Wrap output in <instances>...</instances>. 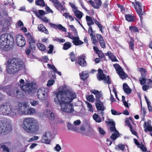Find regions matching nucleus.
<instances>
[{"mask_svg":"<svg viewBox=\"0 0 152 152\" xmlns=\"http://www.w3.org/2000/svg\"><path fill=\"white\" fill-rule=\"evenodd\" d=\"M56 97L54 101L57 104L61 105V110L68 113L73 112V105L70 103L76 97V93L71 91L64 90L56 93Z\"/></svg>","mask_w":152,"mask_h":152,"instance_id":"obj_1","label":"nucleus"},{"mask_svg":"<svg viewBox=\"0 0 152 152\" xmlns=\"http://www.w3.org/2000/svg\"><path fill=\"white\" fill-rule=\"evenodd\" d=\"M21 126L24 130L32 134L36 133L39 129L38 121L35 118H25L23 119Z\"/></svg>","mask_w":152,"mask_h":152,"instance_id":"obj_2","label":"nucleus"},{"mask_svg":"<svg viewBox=\"0 0 152 152\" xmlns=\"http://www.w3.org/2000/svg\"><path fill=\"white\" fill-rule=\"evenodd\" d=\"M7 73L10 75L15 73L22 68L23 63L20 60L14 58L9 59L5 63Z\"/></svg>","mask_w":152,"mask_h":152,"instance_id":"obj_3","label":"nucleus"},{"mask_svg":"<svg viewBox=\"0 0 152 152\" xmlns=\"http://www.w3.org/2000/svg\"><path fill=\"white\" fill-rule=\"evenodd\" d=\"M14 45L13 38L11 34H7L0 36V48L2 50H10L12 49Z\"/></svg>","mask_w":152,"mask_h":152,"instance_id":"obj_4","label":"nucleus"},{"mask_svg":"<svg viewBox=\"0 0 152 152\" xmlns=\"http://www.w3.org/2000/svg\"><path fill=\"white\" fill-rule=\"evenodd\" d=\"M15 107L12 106L9 103L2 104L0 106V114L15 116L16 110H15Z\"/></svg>","mask_w":152,"mask_h":152,"instance_id":"obj_5","label":"nucleus"},{"mask_svg":"<svg viewBox=\"0 0 152 152\" xmlns=\"http://www.w3.org/2000/svg\"><path fill=\"white\" fill-rule=\"evenodd\" d=\"M2 89L5 91L9 96L12 97L16 96L19 93V91L17 88L13 89L12 86H4Z\"/></svg>","mask_w":152,"mask_h":152,"instance_id":"obj_6","label":"nucleus"},{"mask_svg":"<svg viewBox=\"0 0 152 152\" xmlns=\"http://www.w3.org/2000/svg\"><path fill=\"white\" fill-rule=\"evenodd\" d=\"M98 73L97 75V78L99 80H104V82L108 84L111 83L109 76L108 75L106 77V75L103 73L102 70L101 69H98Z\"/></svg>","mask_w":152,"mask_h":152,"instance_id":"obj_7","label":"nucleus"},{"mask_svg":"<svg viewBox=\"0 0 152 152\" xmlns=\"http://www.w3.org/2000/svg\"><path fill=\"white\" fill-rule=\"evenodd\" d=\"M117 73L119 75L120 77L122 79H125L128 77L127 74L125 72L121 66L117 64L113 65Z\"/></svg>","mask_w":152,"mask_h":152,"instance_id":"obj_8","label":"nucleus"},{"mask_svg":"<svg viewBox=\"0 0 152 152\" xmlns=\"http://www.w3.org/2000/svg\"><path fill=\"white\" fill-rule=\"evenodd\" d=\"M27 107V104L26 102H24L22 103H20L18 106L15 107V110H16L15 111L16 115L17 112L24 114V112H25L26 110H25Z\"/></svg>","mask_w":152,"mask_h":152,"instance_id":"obj_9","label":"nucleus"},{"mask_svg":"<svg viewBox=\"0 0 152 152\" xmlns=\"http://www.w3.org/2000/svg\"><path fill=\"white\" fill-rule=\"evenodd\" d=\"M135 9L137 13L140 17V19L142 18V16L145 14V11L144 9H142V6L140 3L137 1H136V5H134Z\"/></svg>","mask_w":152,"mask_h":152,"instance_id":"obj_10","label":"nucleus"},{"mask_svg":"<svg viewBox=\"0 0 152 152\" xmlns=\"http://www.w3.org/2000/svg\"><path fill=\"white\" fill-rule=\"evenodd\" d=\"M20 86L23 91L29 94L31 93L33 89V85L32 83H28L24 85L20 84Z\"/></svg>","mask_w":152,"mask_h":152,"instance_id":"obj_11","label":"nucleus"},{"mask_svg":"<svg viewBox=\"0 0 152 152\" xmlns=\"http://www.w3.org/2000/svg\"><path fill=\"white\" fill-rule=\"evenodd\" d=\"M51 132L48 131L46 132L42 137L41 140V142L49 144L50 142V139L52 137Z\"/></svg>","mask_w":152,"mask_h":152,"instance_id":"obj_12","label":"nucleus"},{"mask_svg":"<svg viewBox=\"0 0 152 152\" xmlns=\"http://www.w3.org/2000/svg\"><path fill=\"white\" fill-rule=\"evenodd\" d=\"M47 91L48 90L46 88H42L39 89L37 93L38 98L41 100L44 99L47 94Z\"/></svg>","mask_w":152,"mask_h":152,"instance_id":"obj_13","label":"nucleus"},{"mask_svg":"<svg viewBox=\"0 0 152 152\" xmlns=\"http://www.w3.org/2000/svg\"><path fill=\"white\" fill-rule=\"evenodd\" d=\"M16 43L18 46L22 47L25 45L26 41L24 37L23 36L19 35L16 37Z\"/></svg>","mask_w":152,"mask_h":152,"instance_id":"obj_14","label":"nucleus"},{"mask_svg":"<svg viewBox=\"0 0 152 152\" xmlns=\"http://www.w3.org/2000/svg\"><path fill=\"white\" fill-rule=\"evenodd\" d=\"M3 126L2 134H6L10 132L12 130L11 124L9 122H6L4 123H3Z\"/></svg>","mask_w":152,"mask_h":152,"instance_id":"obj_15","label":"nucleus"},{"mask_svg":"<svg viewBox=\"0 0 152 152\" xmlns=\"http://www.w3.org/2000/svg\"><path fill=\"white\" fill-rule=\"evenodd\" d=\"M95 104L96 108L99 111H104L106 109L104 104L100 99H97L96 101Z\"/></svg>","mask_w":152,"mask_h":152,"instance_id":"obj_16","label":"nucleus"},{"mask_svg":"<svg viewBox=\"0 0 152 152\" xmlns=\"http://www.w3.org/2000/svg\"><path fill=\"white\" fill-rule=\"evenodd\" d=\"M26 37L29 42L30 48L31 49H35V47L34 46V44L35 42V40L34 38L31 36L30 33L27 34Z\"/></svg>","mask_w":152,"mask_h":152,"instance_id":"obj_17","label":"nucleus"},{"mask_svg":"<svg viewBox=\"0 0 152 152\" xmlns=\"http://www.w3.org/2000/svg\"><path fill=\"white\" fill-rule=\"evenodd\" d=\"M91 5L95 9H99V7L101 5L102 1L101 0H96L95 1V3L91 0L88 1Z\"/></svg>","mask_w":152,"mask_h":152,"instance_id":"obj_18","label":"nucleus"},{"mask_svg":"<svg viewBox=\"0 0 152 152\" xmlns=\"http://www.w3.org/2000/svg\"><path fill=\"white\" fill-rule=\"evenodd\" d=\"M49 24L50 26H52V27L55 29H58L64 32H66V30L65 28L61 24L56 25L52 23H49Z\"/></svg>","mask_w":152,"mask_h":152,"instance_id":"obj_19","label":"nucleus"},{"mask_svg":"<svg viewBox=\"0 0 152 152\" xmlns=\"http://www.w3.org/2000/svg\"><path fill=\"white\" fill-rule=\"evenodd\" d=\"M96 36L100 46L102 48H105V44L103 37L99 34H97Z\"/></svg>","mask_w":152,"mask_h":152,"instance_id":"obj_20","label":"nucleus"},{"mask_svg":"<svg viewBox=\"0 0 152 152\" xmlns=\"http://www.w3.org/2000/svg\"><path fill=\"white\" fill-rule=\"evenodd\" d=\"M77 63L79 64L80 65L82 66H85L86 65V62L84 58L81 57L79 58L77 62L76 61L75 62L76 64H77Z\"/></svg>","mask_w":152,"mask_h":152,"instance_id":"obj_21","label":"nucleus"},{"mask_svg":"<svg viewBox=\"0 0 152 152\" xmlns=\"http://www.w3.org/2000/svg\"><path fill=\"white\" fill-rule=\"evenodd\" d=\"M36 113V110L35 109L30 108L27 109L24 112V115H32Z\"/></svg>","mask_w":152,"mask_h":152,"instance_id":"obj_22","label":"nucleus"},{"mask_svg":"<svg viewBox=\"0 0 152 152\" xmlns=\"http://www.w3.org/2000/svg\"><path fill=\"white\" fill-rule=\"evenodd\" d=\"M38 29L40 31L45 33L46 34H48L49 32L48 30L44 26L43 24H40L38 26Z\"/></svg>","mask_w":152,"mask_h":152,"instance_id":"obj_23","label":"nucleus"},{"mask_svg":"<svg viewBox=\"0 0 152 152\" xmlns=\"http://www.w3.org/2000/svg\"><path fill=\"white\" fill-rule=\"evenodd\" d=\"M105 55L108 56L110 58L112 61H117L118 60L116 57L110 51H108L107 53H105Z\"/></svg>","mask_w":152,"mask_h":152,"instance_id":"obj_24","label":"nucleus"},{"mask_svg":"<svg viewBox=\"0 0 152 152\" xmlns=\"http://www.w3.org/2000/svg\"><path fill=\"white\" fill-rule=\"evenodd\" d=\"M72 43L76 46H78L81 45L83 43V42L79 39L78 37H76L72 41Z\"/></svg>","mask_w":152,"mask_h":152,"instance_id":"obj_25","label":"nucleus"},{"mask_svg":"<svg viewBox=\"0 0 152 152\" xmlns=\"http://www.w3.org/2000/svg\"><path fill=\"white\" fill-rule=\"evenodd\" d=\"M130 40L128 42L129 44V48L132 51H134V39L132 37H130Z\"/></svg>","mask_w":152,"mask_h":152,"instance_id":"obj_26","label":"nucleus"},{"mask_svg":"<svg viewBox=\"0 0 152 152\" xmlns=\"http://www.w3.org/2000/svg\"><path fill=\"white\" fill-rule=\"evenodd\" d=\"M123 88L124 92L127 94H129L132 92L131 89L126 83L123 84Z\"/></svg>","mask_w":152,"mask_h":152,"instance_id":"obj_27","label":"nucleus"},{"mask_svg":"<svg viewBox=\"0 0 152 152\" xmlns=\"http://www.w3.org/2000/svg\"><path fill=\"white\" fill-rule=\"evenodd\" d=\"M125 18L126 20L128 22H133L134 21V16L130 14H126Z\"/></svg>","mask_w":152,"mask_h":152,"instance_id":"obj_28","label":"nucleus"},{"mask_svg":"<svg viewBox=\"0 0 152 152\" xmlns=\"http://www.w3.org/2000/svg\"><path fill=\"white\" fill-rule=\"evenodd\" d=\"M86 20L87 22V24L89 26L94 24V22L90 17L87 15L86 16Z\"/></svg>","mask_w":152,"mask_h":152,"instance_id":"obj_29","label":"nucleus"},{"mask_svg":"<svg viewBox=\"0 0 152 152\" xmlns=\"http://www.w3.org/2000/svg\"><path fill=\"white\" fill-rule=\"evenodd\" d=\"M46 114L49 119L51 120H53L55 118L54 114L50 110H47Z\"/></svg>","mask_w":152,"mask_h":152,"instance_id":"obj_30","label":"nucleus"},{"mask_svg":"<svg viewBox=\"0 0 152 152\" xmlns=\"http://www.w3.org/2000/svg\"><path fill=\"white\" fill-rule=\"evenodd\" d=\"M55 7L58 10L61 12L64 11V8L61 4L59 1L56 4L54 5Z\"/></svg>","mask_w":152,"mask_h":152,"instance_id":"obj_31","label":"nucleus"},{"mask_svg":"<svg viewBox=\"0 0 152 152\" xmlns=\"http://www.w3.org/2000/svg\"><path fill=\"white\" fill-rule=\"evenodd\" d=\"M75 15L76 16L77 18L80 19L82 17V13L80 11L77 10H75L73 12Z\"/></svg>","mask_w":152,"mask_h":152,"instance_id":"obj_32","label":"nucleus"},{"mask_svg":"<svg viewBox=\"0 0 152 152\" xmlns=\"http://www.w3.org/2000/svg\"><path fill=\"white\" fill-rule=\"evenodd\" d=\"M35 4L37 5L40 6H45V3L44 0H36Z\"/></svg>","mask_w":152,"mask_h":152,"instance_id":"obj_33","label":"nucleus"},{"mask_svg":"<svg viewBox=\"0 0 152 152\" xmlns=\"http://www.w3.org/2000/svg\"><path fill=\"white\" fill-rule=\"evenodd\" d=\"M94 119L96 122L100 123L102 121V120L100 117L96 113H95L93 116Z\"/></svg>","mask_w":152,"mask_h":152,"instance_id":"obj_34","label":"nucleus"},{"mask_svg":"<svg viewBox=\"0 0 152 152\" xmlns=\"http://www.w3.org/2000/svg\"><path fill=\"white\" fill-rule=\"evenodd\" d=\"M67 124V127L68 130H71L73 131H77L78 129L76 127L71 124L69 123H68Z\"/></svg>","mask_w":152,"mask_h":152,"instance_id":"obj_35","label":"nucleus"},{"mask_svg":"<svg viewBox=\"0 0 152 152\" xmlns=\"http://www.w3.org/2000/svg\"><path fill=\"white\" fill-rule=\"evenodd\" d=\"M71 43L69 42H66L64 45L63 49L64 50H67L71 47Z\"/></svg>","mask_w":152,"mask_h":152,"instance_id":"obj_36","label":"nucleus"},{"mask_svg":"<svg viewBox=\"0 0 152 152\" xmlns=\"http://www.w3.org/2000/svg\"><path fill=\"white\" fill-rule=\"evenodd\" d=\"M94 21L96 24L99 28L100 31L102 33H103L104 32L102 30V29H104V27L102 25L100 24L99 23L96 19L94 20Z\"/></svg>","mask_w":152,"mask_h":152,"instance_id":"obj_37","label":"nucleus"},{"mask_svg":"<svg viewBox=\"0 0 152 152\" xmlns=\"http://www.w3.org/2000/svg\"><path fill=\"white\" fill-rule=\"evenodd\" d=\"M140 72L141 75V77H140L145 78L146 77V70L143 68H141L140 69Z\"/></svg>","mask_w":152,"mask_h":152,"instance_id":"obj_38","label":"nucleus"},{"mask_svg":"<svg viewBox=\"0 0 152 152\" xmlns=\"http://www.w3.org/2000/svg\"><path fill=\"white\" fill-rule=\"evenodd\" d=\"M80 75L81 79L83 80H85L89 76L88 74L85 72H83L81 73V75L80 74Z\"/></svg>","mask_w":152,"mask_h":152,"instance_id":"obj_39","label":"nucleus"},{"mask_svg":"<svg viewBox=\"0 0 152 152\" xmlns=\"http://www.w3.org/2000/svg\"><path fill=\"white\" fill-rule=\"evenodd\" d=\"M37 45L39 50L42 51H44L45 50L46 48L45 46L42 43H39L37 44Z\"/></svg>","mask_w":152,"mask_h":152,"instance_id":"obj_40","label":"nucleus"},{"mask_svg":"<svg viewBox=\"0 0 152 152\" xmlns=\"http://www.w3.org/2000/svg\"><path fill=\"white\" fill-rule=\"evenodd\" d=\"M129 29L131 32H139L138 28L134 26H130L129 27Z\"/></svg>","mask_w":152,"mask_h":152,"instance_id":"obj_41","label":"nucleus"},{"mask_svg":"<svg viewBox=\"0 0 152 152\" xmlns=\"http://www.w3.org/2000/svg\"><path fill=\"white\" fill-rule=\"evenodd\" d=\"M63 15L66 18H69L71 21H73L74 20V18L72 17L69 15V13H64L63 14Z\"/></svg>","mask_w":152,"mask_h":152,"instance_id":"obj_42","label":"nucleus"},{"mask_svg":"<svg viewBox=\"0 0 152 152\" xmlns=\"http://www.w3.org/2000/svg\"><path fill=\"white\" fill-rule=\"evenodd\" d=\"M125 145L122 144H119L116 146L115 149H119L122 151H124V149Z\"/></svg>","mask_w":152,"mask_h":152,"instance_id":"obj_43","label":"nucleus"},{"mask_svg":"<svg viewBox=\"0 0 152 152\" xmlns=\"http://www.w3.org/2000/svg\"><path fill=\"white\" fill-rule=\"evenodd\" d=\"M91 39L92 41L93 42V43L94 45H96L98 43V41L96 39V36L94 34L90 35Z\"/></svg>","mask_w":152,"mask_h":152,"instance_id":"obj_44","label":"nucleus"},{"mask_svg":"<svg viewBox=\"0 0 152 152\" xmlns=\"http://www.w3.org/2000/svg\"><path fill=\"white\" fill-rule=\"evenodd\" d=\"M86 99L88 101L92 102L94 101V98L93 95L91 94L87 96Z\"/></svg>","mask_w":152,"mask_h":152,"instance_id":"obj_45","label":"nucleus"},{"mask_svg":"<svg viewBox=\"0 0 152 152\" xmlns=\"http://www.w3.org/2000/svg\"><path fill=\"white\" fill-rule=\"evenodd\" d=\"M30 103L32 106H33L39 105V102L38 101L32 100L30 101Z\"/></svg>","mask_w":152,"mask_h":152,"instance_id":"obj_46","label":"nucleus"},{"mask_svg":"<svg viewBox=\"0 0 152 152\" xmlns=\"http://www.w3.org/2000/svg\"><path fill=\"white\" fill-rule=\"evenodd\" d=\"M86 103L89 109V110L90 112H93L94 110L91 104L87 102H86Z\"/></svg>","mask_w":152,"mask_h":152,"instance_id":"obj_47","label":"nucleus"},{"mask_svg":"<svg viewBox=\"0 0 152 152\" xmlns=\"http://www.w3.org/2000/svg\"><path fill=\"white\" fill-rule=\"evenodd\" d=\"M139 80L140 84L142 85H143L146 83V79H145V78L140 77Z\"/></svg>","mask_w":152,"mask_h":152,"instance_id":"obj_48","label":"nucleus"},{"mask_svg":"<svg viewBox=\"0 0 152 152\" xmlns=\"http://www.w3.org/2000/svg\"><path fill=\"white\" fill-rule=\"evenodd\" d=\"M118 133H114L112 134L110 137L111 139L113 140L114 141L118 137Z\"/></svg>","mask_w":152,"mask_h":152,"instance_id":"obj_49","label":"nucleus"},{"mask_svg":"<svg viewBox=\"0 0 152 152\" xmlns=\"http://www.w3.org/2000/svg\"><path fill=\"white\" fill-rule=\"evenodd\" d=\"M70 58L72 62L74 61H75V57L73 52L71 53L70 55Z\"/></svg>","mask_w":152,"mask_h":152,"instance_id":"obj_50","label":"nucleus"},{"mask_svg":"<svg viewBox=\"0 0 152 152\" xmlns=\"http://www.w3.org/2000/svg\"><path fill=\"white\" fill-rule=\"evenodd\" d=\"M1 148H2L3 151L4 152H9L10 150L5 145H1Z\"/></svg>","mask_w":152,"mask_h":152,"instance_id":"obj_51","label":"nucleus"},{"mask_svg":"<svg viewBox=\"0 0 152 152\" xmlns=\"http://www.w3.org/2000/svg\"><path fill=\"white\" fill-rule=\"evenodd\" d=\"M48 48H49V50L48 51V53L49 54L52 53L54 48L53 46L52 45H50Z\"/></svg>","mask_w":152,"mask_h":152,"instance_id":"obj_52","label":"nucleus"},{"mask_svg":"<svg viewBox=\"0 0 152 152\" xmlns=\"http://www.w3.org/2000/svg\"><path fill=\"white\" fill-rule=\"evenodd\" d=\"M3 122L1 121H0V135L2 134V132L3 131L2 128L3 126Z\"/></svg>","mask_w":152,"mask_h":152,"instance_id":"obj_53","label":"nucleus"},{"mask_svg":"<svg viewBox=\"0 0 152 152\" xmlns=\"http://www.w3.org/2000/svg\"><path fill=\"white\" fill-rule=\"evenodd\" d=\"M98 130L99 133L100 134L104 135L105 134V132L103 129L100 127L98 128Z\"/></svg>","mask_w":152,"mask_h":152,"instance_id":"obj_54","label":"nucleus"},{"mask_svg":"<svg viewBox=\"0 0 152 152\" xmlns=\"http://www.w3.org/2000/svg\"><path fill=\"white\" fill-rule=\"evenodd\" d=\"M110 131L114 133H118V132L116 130L115 126H112L110 127Z\"/></svg>","mask_w":152,"mask_h":152,"instance_id":"obj_55","label":"nucleus"},{"mask_svg":"<svg viewBox=\"0 0 152 152\" xmlns=\"http://www.w3.org/2000/svg\"><path fill=\"white\" fill-rule=\"evenodd\" d=\"M54 83V81L53 80H50L48 81L47 84V86L50 87L52 86Z\"/></svg>","mask_w":152,"mask_h":152,"instance_id":"obj_56","label":"nucleus"},{"mask_svg":"<svg viewBox=\"0 0 152 152\" xmlns=\"http://www.w3.org/2000/svg\"><path fill=\"white\" fill-rule=\"evenodd\" d=\"M144 131L147 132L148 131L151 132L152 131V127H144Z\"/></svg>","mask_w":152,"mask_h":152,"instance_id":"obj_57","label":"nucleus"},{"mask_svg":"<svg viewBox=\"0 0 152 152\" xmlns=\"http://www.w3.org/2000/svg\"><path fill=\"white\" fill-rule=\"evenodd\" d=\"M69 4L73 9V12H74V11L77 10V8L75 6V5L74 4L71 2H69Z\"/></svg>","mask_w":152,"mask_h":152,"instance_id":"obj_58","label":"nucleus"},{"mask_svg":"<svg viewBox=\"0 0 152 152\" xmlns=\"http://www.w3.org/2000/svg\"><path fill=\"white\" fill-rule=\"evenodd\" d=\"M61 149V147L59 144H57L54 148L55 150L57 152H59Z\"/></svg>","mask_w":152,"mask_h":152,"instance_id":"obj_59","label":"nucleus"},{"mask_svg":"<svg viewBox=\"0 0 152 152\" xmlns=\"http://www.w3.org/2000/svg\"><path fill=\"white\" fill-rule=\"evenodd\" d=\"M47 65L48 67L53 69L54 71H56V68L53 65H51L49 64Z\"/></svg>","mask_w":152,"mask_h":152,"instance_id":"obj_60","label":"nucleus"},{"mask_svg":"<svg viewBox=\"0 0 152 152\" xmlns=\"http://www.w3.org/2000/svg\"><path fill=\"white\" fill-rule=\"evenodd\" d=\"M39 138V137L37 136H34L33 137L31 138L28 140L29 142H32L35 140H37Z\"/></svg>","mask_w":152,"mask_h":152,"instance_id":"obj_61","label":"nucleus"},{"mask_svg":"<svg viewBox=\"0 0 152 152\" xmlns=\"http://www.w3.org/2000/svg\"><path fill=\"white\" fill-rule=\"evenodd\" d=\"M88 28V33H89L90 35H91L92 34H93L94 33V31L93 30V29H92L91 26H90Z\"/></svg>","mask_w":152,"mask_h":152,"instance_id":"obj_62","label":"nucleus"},{"mask_svg":"<svg viewBox=\"0 0 152 152\" xmlns=\"http://www.w3.org/2000/svg\"><path fill=\"white\" fill-rule=\"evenodd\" d=\"M97 53L98 54V56L100 58H103L104 57V54L101 51H99Z\"/></svg>","mask_w":152,"mask_h":152,"instance_id":"obj_63","label":"nucleus"},{"mask_svg":"<svg viewBox=\"0 0 152 152\" xmlns=\"http://www.w3.org/2000/svg\"><path fill=\"white\" fill-rule=\"evenodd\" d=\"M149 86L145 85L142 86V90L144 91H146L149 88Z\"/></svg>","mask_w":152,"mask_h":152,"instance_id":"obj_64","label":"nucleus"}]
</instances>
